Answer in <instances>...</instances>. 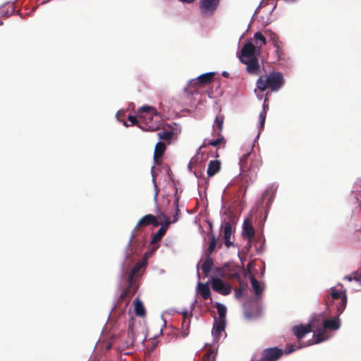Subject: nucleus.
<instances>
[{"instance_id": "1", "label": "nucleus", "mask_w": 361, "mask_h": 361, "mask_svg": "<svg viewBox=\"0 0 361 361\" xmlns=\"http://www.w3.org/2000/svg\"><path fill=\"white\" fill-rule=\"evenodd\" d=\"M285 84V79L283 74L279 71H271L267 75H261L256 81L257 90L260 92L269 90L270 92L279 91Z\"/></svg>"}, {"instance_id": "2", "label": "nucleus", "mask_w": 361, "mask_h": 361, "mask_svg": "<svg viewBox=\"0 0 361 361\" xmlns=\"http://www.w3.org/2000/svg\"><path fill=\"white\" fill-rule=\"evenodd\" d=\"M141 124L139 128L146 131H155L159 130L161 123L157 119L159 118L157 110L149 106L141 107L137 113Z\"/></svg>"}, {"instance_id": "3", "label": "nucleus", "mask_w": 361, "mask_h": 361, "mask_svg": "<svg viewBox=\"0 0 361 361\" xmlns=\"http://www.w3.org/2000/svg\"><path fill=\"white\" fill-rule=\"evenodd\" d=\"M250 157V153L243 154L240 159V166L241 170L242 179L246 183L249 180L252 183L257 177V171L254 167L247 165V161Z\"/></svg>"}, {"instance_id": "4", "label": "nucleus", "mask_w": 361, "mask_h": 361, "mask_svg": "<svg viewBox=\"0 0 361 361\" xmlns=\"http://www.w3.org/2000/svg\"><path fill=\"white\" fill-rule=\"evenodd\" d=\"M159 222L158 221L157 217L152 214H147L142 216L137 223L135 227L133 229V234L130 238V241L132 240V238L135 235H137L140 233H142V228L149 226L152 225L153 226H159Z\"/></svg>"}, {"instance_id": "5", "label": "nucleus", "mask_w": 361, "mask_h": 361, "mask_svg": "<svg viewBox=\"0 0 361 361\" xmlns=\"http://www.w3.org/2000/svg\"><path fill=\"white\" fill-rule=\"evenodd\" d=\"M137 288L138 286L135 282L128 281V287L121 292L118 299V303L122 304L125 302L126 306H127L132 297L136 293Z\"/></svg>"}, {"instance_id": "6", "label": "nucleus", "mask_w": 361, "mask_h": 361, "mask_svg": "<svg viewBox=\"0 0 361 361\" xmlns=\"http://www.w3.org/2000/svg\"><path fill=\"white\" fill-rule=\"evenodd\" d=\"M212 288L215 292L224 295H227L231 292V286L219 278H212Z\"/></svg>"}, {"instance_id": "7", "label": "nucleus", "mask_w": 361, "mask_h": 361, "mask_svg": "<svg viewBox=\"0 0 361 361\" xmlns=\"http://www.w3.org/2000/svg\"><path fill=\"white\" fill-rule=\"evenodd\" d=\"M283 355V350L279 348H266L262 352V357L260 361H276Z\"/></svg>"}, {"instance_id": "8", "label": "nucleus", "mask_w": 361, "mask_h": 361, "mask_svg": "<svg viewBox=\"0 0 361 361\" xmlns=\"http://www.w3.org/2000/svg\"><path fill=\"white\" fill-rule=\"evenodd\" d=\"M315 327L314 321L312 320L306 326L299 325L293 327V332L298 340L302 339L307 334L311 332L312 329Z\"/></svg>"}, {"instance_id": "9", "label": "nucleus", "mask_w": 361, "mask_h": 361, "mask_svg": "<svg viewBox=\"0 0 361 361\" xmlns=\"http://www.w3.org/2000/svg\"><path fill=\"white\" fill-rule=\"evenodd\" d=\"M241 63L247 65V71L250 74H255L259 69L258 59L252 57L250 59L240 58Z\"/></svg>"}, {"instance_id": "10", "label": "nucleus", "mask_w": 361, "mask_h": 361, "mask_svg": "<svg viewBox=\"0 0 361 361\" xmlns=\"http://www.w3.org/2000/svg\"><path fill=\"white\" fill-rule=\"evenodd\" d=\"M219 5V0H200V9L203 13H212Z\"/></svg>"}, {"instance_id": "11", "label": "nucleus", "mask_w": 361, "mask_h": 361, "mask_svg": "<svg viewBox=\"0 0 361 361\" xmlns=\"http://www.w3.org/2000/svg\"><path fill=\"white\" fill-rule=\"evenodd\" d=\"M256 52H258V48L251 42H247L243 45L241 49V56L240 58H252Z\"/></svg>"}, {"instance_id": "12", "label": "nucleus", "mask_w": 361, "mask_h": 361, "mask_svg": "<svg viewBox=\"0 0 361 361\" xmlns=\"http://www.w3.org/2000/svg\"><path fill=\"white\" fill-rule=\"evenodd\" d=\"M232 234V226L229 221L225 222L224 224V240L226 247H230L233 245V243L230 240Z\"/></svg>"}, {"instance_id": "13", "label": "nucleus", "mask_w": 361, "mask_h": 361, "mask_svg": "<svg viewBox=\"0 0 361 361\" xmlns=\"http://www.w3.org/2000/svg\"><path fill=\"white\" fill-rule=\"evenodd\" d=\"M166 150V145L162 142L157 143L154 152V160L157 164H160L159 159L164 155Z\"/></svg>"}, {"instance_id": "14", "label": "nucleus", "mask_w": 361, "mask_h": 361, "mask_svg": "<svg viewBox=\"0 0 361 361\" xmlns=\"http://www.w3.org/2000/svg\"><path fill=\"white\" fill-rule=\"evenodd\" d=\"M339 316L337 315L331 319H325L323 321V327L326 329L337 330L340 328L341 323Z\"/></svg>"}, {"instance_id": "15", "label": "nucleus", "mask_w": 361, "mask_h": 361, "mask_svg": "<svg viewBox=\"0 0 361 361\" xmlns=\"http://www.w3.org/2000/svg\"><path fill=\"white\" fill-rule=\"evenodd\" d=\"M243 234L251 242L255 235V229L248 219L245 220L243 226Z\"/></svg>"}, {"instance_id": "16", "label": "nucleus", "mask_w": 361, "mask_h": 361, "mask_svg": "<svg viewBox=\"0 0 361 361\" xmlns=\"http://www.w3.org/2000/svg\"><path fill=\"white\" fill-rule=\"evenodd\" d=\"M146 264L147 262L145 260L137 262L128 274L127 281L135 282L134 281L135 276L139 273L140 269L144 267Z\"/></svg>"}, {"instance_id": "17", "label": "nucleus", "mask_w": 361, "mask_h": 361, "mask_svg": "<svg viewBox=\"0 0 361 361\" xmlns=\"http://www.w3.org/2000/svg\"><path fill=\"white\" fill-rule=\"evenodd\" d=\"M221 161L219 160L210 161L207 168V175L209 177H212L216 175L221 170Z\"/></svg>"}, {"instance_id": "18", "label": "nucleus", "mask_w": 361, "mask_h": 361, "mask_svg": "<svg viewBox=\"0 0 361 361\" xmlns=\"http://www.w3.org/2000/svg\"><path fill=\"white\" fill-rule=\"evenodd\" d=\"M267 94H268V92L266 94V97H265V99L264 101L263 109L260 112L259 116V119H260V124H259V131H261L264 127V123H265L266 117H267V113L269 109V104L267 103V102H268Z\"/></svg>"}, {"instance_id": "19", "label": "nucleus", "mask_w": 361, "mask_h": 361, "mask_svg": "<svg viewBox=\"0 0 361 361\" xmlns=\"http://www.w3.org/2000/svg\"><path fill=\"white\" fill-rule=\"evenodd\" d=\"M214 75L215 73L213 72L202 74L197 78L195 84L197 83L200 85H209L213 81Z\"/></svg>"}, {"instance_id": "20", "label": "nucleus", "mask_w": 361, "mask_h": 361, "mask_svg": "<svg viewBox=\"0 0 361 361\" xmlns=\"http://www.w3.org/2000/svg\"><path fill=\"white\" fill-rule=\"evenodd\" d=\"M214 266L213 259L211 256H206L202 265V270L205 276H207L210 273Z\"/></svg>"}, {"instance_id": "21", "label": "nucleus", "mask_w": 361, "mask_h": 361, "mask_svg": "<svg viewBox=\"0 0 361 361\" xmlns=\"http://www.w3.org/2000/svg\"><path fill=\"white\" fill-rule=\"evenodd\" d=\"M133 304L135 315L137 317H144L146 314V311L143 302L138 298H136L133 302Z\"/></svg>"}, {"instance_id": "22", "label": "nucleus", "mask_w": 361, "mask_h": 361, "mask_svg": "<svg viewBox=\"0 0 361 361\" xmlns=\"http://www.w3.org/2000/svg\"><path fill=\"white\" fill-rule=\"evenodd\" d=\"M224 117L223 115H218L216 116L214 123L213 124V130L214 132H216L217 135H220L221 131L223 130Z\"/></svg>"}, {"instance_id": "23", "label": "nucleus", "mask_w": 361, "mask_h": 361, "mask_svg": "<svg viewBox=\"0 0 361 361\" xmlns=\"http://www.w3.org/2000/svg\"><path fill=\"white\" fill-rule=\"evenodd\" d=\"M254 39L255 40V46L258 48V53H259L262 46L267 44V37L260 32H257L254 35Z\"/></svg>"}, {"instance_id": "24", "label": "nucleus", "mask_w": 361, "mask_h": 361, "mask_svg": "<svg viewBox=\"0 0 361 361\" xmlns=\"http://www.w3.org/2000/svg\"><path fill=\"white\" fill-rule=\"evenodd\" d=\"M198 290L204 300L210 298L211 293L207 283H198Z\"/></svg>"}, {"instance_id": "25", "label": "nucleus", "mask_w": 361, "mask_h": 361, "mask_svg": "<svg viewBox=\"0 0 361 361\" xmlns=\"http://www.w3.org/2000/svg\"><path fill=\"white\" fill-rule=\"evenodd\" d=\"M226 321L218 320L216 322L212 329V334L214 337H217L223 331H224Z\"/></svg>"}, {"instance_id": "26", "label": "nucleus", "mask_w": 361, "mask_h": 361, "mask_svg": "<svg viewBox=\"0 0 361 361\" xmlns=\"http://www.w3.org/2000/svg\"><path fill=\"white\" fill-rule=\"evenodd\" d=\"M326 331V330L323 326L322 328H318L317 329V333L314 334L315 343H319L326 340V338L324 336Z\"/></svg>"}, {"instance_id": "27", "label": "nucleus", "mask_w": 361, "mask_h": 361, "mask_svg": "<svg viewBox=\"0 0 361 361\" xmlns=\"http://www.w3.org/2000/svg\"><path fill=\"white\" fill-rule=\"evenodd\" d=\"M326 331V330L323 326L322 328H318L317 329V333L314 334L315 343H319L326 340V338L324 336Z\"/></svg>"}, {"instance_id": "28", "label": "nucleus", "mask_w": 361, "mask_h": 361, "mask_svg": "<svg viewBox=\"0 0 361 361\" xmlns=\"http://www.w3.org/2000/svg\"><path fill=\"white\" fill-rule=\"evenodd\" d=\"M250 282L255 295L257 296H259L263 291V288L261 287L259 281L255 277L252 276L250 279Z\"/></svg>"}, {"instance_id": "29", "label": "nucleus", "mask_w": 361, "mask_h": 361, "mask_svg": "<svg viewBox=\"0 0 361 361\" xmlns=\"http://www.w3.org/2000/svg\"><path fill=\"white\" fill-rule=\"evenodd\" d=\"M217 243L216 238L214 235L212 234L209 238V247L206 252V256H211L215 248L216 247Z\"/></svg>"}, {"instance_id": "30", "label": "nucleus", "mask_w": 361, "mask_h": 361, "mask_svg": "<svg viewBox=\"0 0 361 361\" xmlns=\"http://www.w3.org/2000/svg\"><path fill=\"white\" fill-rule=\"evenodd\" d=\"M221 276H226L227 275H228V276L230 278H234V279H239L240 278V274H239V271H238V267H233V269H232V273L229 274H227L226 273V267H224V268H222L221 269Z\"/></svg>"}, {"instance_id": "31", "label": "nucleus", "mask_w": 361, "mask_h": 361, "mask_svg": "<svg viewBox=\"0 0 361 361\" xmlns=\"http://www.w3.org/2000/svg\"><path fill=\"white\" fill-rule=\"evenodd\" d=\"M165 228H160L158 231L152 237L151 243L154 244L159 242L166 233Z\"/></svg>"}, {"instance_id": "32", "label": "nucleus", "mask_w": 361, "mask_h": 361, "mask_svg": "<svg viewBox=\"0 0 361 361\" xmlns=\"http://www.w3.org/2000/svg\"><path fill=\"white\" fill-rule=\"evenodd\" d=\"M264 35H266L267 38L269 39V41L272 42L273 45L275 44H276L278 42H281L278 35L271 30H264Z\"/></svg>"}, {"instance_id": "33", "label": "nucleus", "mask_w": 361, "mask_h": 361, "mask_svg": "<svg viewBox=\"0 0 361 361\" xmlns=\"http://www.w3.org/2000/svg\"><path fill=\"white\" fill-rule=\"evenodd\" d=\"M346 305H347V295H346V293H344L341 298V301L337 305V313H338V316L343 313V312L344 311V310L346 307Z\"/></svg>"}, {"instance_id": "34", "label": "nucleus", "mask_w": 361, "mask_h": 361, "mask_svg": "<svg viewBox=\"0 0 361 361\" xmlns=\"http://www.w3.org/2000/svg\"><path fill=\"white\" fill-rule=\"evenodd\" d=\"M216 309L219 314V320L220 321H226V307L221 304H216Z\"/></svg>"}, {"instance_id": "35", "label": "nucleus", "mask_w": 361, "mask_h": 361, "mask_svg": "<svg viewBox=\"0 0 361 361\" xmlns=\"http://www.w3.org/2000/svg\"><path fill=\"white\" fill-rule=\"evenodd\" d=\"M173 135V132L170 130H161L157 133L159 138L163 140H171Z\"/></svg>"}, {"instance_id": "36", "label": "nucleus", "mask_w": 361, "mask_h": 361, "mask_svg": "<svg viewBox=\"0 0 361 361\" xmlns=\"http://www.w3.org/2000/svg\"><path fill=\"white\" fill-rule=\"evenodd\" d=\"M344 293H345V291L342 292L336 290L335 288H331L329 290V295L333 300H341V298Z\"/></svg>"}, {"instance_id": "37", "label": "nucleus", "mask_w": 361, "mask_h": 361, "mask_svg": "<svg viewBox=\"0 0 361 361\" xmlns=\"http://www.w3.org/2000/svg\"><path fill=\"white\" fill-rule=\"evenodd\" d=\"M202 361H215L214 350L211 348H208L207 352L204 354Z\"/></svg>"}, {"instance_id": "38", "label": "nucleus", "mask_w": 361, "mask_h": 361, "mask_svg": "<svg viewBox=\"0 0 361 361\" xmlns=\"http://www.w3.org/2000/svg\"><path fill=\"white\" fill-rule=\"evenodd\" d=\"M178 202H179V197H176L175 200H174V202H173V205L176 207V212L173 215V220H172L173 223H175V222H176L178 220L179 216H180V209L178 207Z\"/></svg>"}, {"instance_id": "39", "label": "nucleus", "mask_w": 361, "mask_h": 361, "mask_svg": "<svg viewBox=\"0 0 361 361\" xmlns=\"http://www.w3.org/2000/svg\"><path fill=\"white\" fill-rule=\"evenodd\" d=\"M217 136H218V138L216 140L210 141L208 143V145H212L213 147H216L219 144L225 142V139H224V136L221 135V133H220V135H217Z\"/></svg>"}, {"instance_id": "40", "label": "nucleus", "mask_w": 361, "mask_h": 361, "mask_svg": "<svg viewBox=\"0 0 361 361\" xmlns=\"http://www.w3.org/2000/svg\"><path fill=\"white\" fill-rule=\"evenodd\" d=\"M247 285H244L242 282H240V288L235 292V297L240 298L242 297L243 292L245 290Z\"/></svg>"}, {"instance_id": "41", "label": "nucleus", "mask_w": 361, "mask_h": 361, "mask_svg": "<svg viewBox=\"0 0 361 361\" xmlns=\"http://www.w3.org/2000/svg\"><path fill=\"white\" fill-rule=\"evenodd\" d=\"M345 279H348L350 281L352 280H355L356 281L361 282V274H357L356 272L353 273L351 275L345 276Z\"/></svg>"}, {"instance_id": "42", "label": "nucleus", "mask_w": 361, "mask_h": 361, "mask_svg": "<svg viewBox=\"0 0 361 361\" xmlns=\"http://www.w3.org/2000/svg\"><path fill=\"white\" fill-rule=\"evenodd\" d=\"M281 44H282L281 42H279L276 44H274V47L276 48L275 52H276L279 59H281V56L282 54V50H281Z\"/></svg>"}, {"instance_id": "43", "label": "nucleus", "mask_w": 361, "mask_h": 361, "mask_svg": "<svg viewBox=\"0 0 361 361\" xmlns=\"http://www.w3.org/2000/svg\"><path fill=\"white\" fill-rule=\"evenodd\" d=\"M128 121L130 122V125H137L138 127L140 125H142L140 120L137 121L136 117L134 116H129L128 118Z\"/></svg>"}, {"instance_id": "44", "label": "nucleus", "mask_w": 361, "mask_h": 361, "mask_svg": "<svg viewBox=\"0 0 361 361\" xmlns=\"http://www.w3.org/2000/svg\"><path fill=\"white\" fill-rule=\"evenodd\" d=\"M172 223H173L172 221H170L169 217L165 216V222L161 224V228H165V231H166L169 226Z\"/></svg>"}, {"instance_id": "45", "label": "nucleus", "mask_w": 361, "mask_h": 361, "mask_svg": "<svg viewBox=\"0 0 361 361\" xmlns=\"http://www.w3.org/2000/svg\"><path fill=\"white\" fill-rule=\"evenodd\" d=\"M296 350V348L294 345H290L286 351V353L289 354Z\"/></svg>"}, {"instance_id": "46", "label": "nucleus", "mask_w": 361, "mask_h": 361, "mask_svg": "<svg viewBox=\"0 0 361 361\" xmlns=\"http://www.w3.org/2000/svg\"><path fill=\"white\" fill-rule=\"evenodd\" d=\"M133 328L130 326L128 329V335H131L132 336H133Z\"/></svg>"}, {"instance_id": "47", "label": "nucleus", "mask_w": 361, "mask_h": 361, "mask_svg": "<svg viewBox=\"0 0 361 361\" xmlns=\"http://www.w3.org/2000/svg\"><path fill=\"white\" fill-rule=\"evenodd\" d=\"M179 1L183 3H187V4H190V3H192L195 1V0H179Z\"/></svg>"}, {"instance_id": "48", "label": "nucleus", "mask_w": 361, "mask_h": 361, "mask_svg": "<svg viewBox=\"0 0 361 361\" xmlns=\"http://www.w3.org/2000/svg\"><path fill=\"white\" fill-rule=\"evenodd\" d=\"M222 75H223V76H224V77H228V73H227V72H226V71H225V72H224V73H222Z\"/></svg>"}, {"instance_id": "49", "label": "nucleus", "mask_w": 361, "mask_h": 361, "mask_svg": "<svg viewBox=\"0 0 361 361\" xmlns=\"http://www.w3.org/2000/svg\"><path fill=\"white\" fill-rule=\"evenodd\" d=\"M325 301H326V305L327 306H329V298L326 299V300H325Z\"/></svg>"}, {"instance_id": "50", "label": "nucleus", "mask_w": 361, "mask_h": 361, "mask_svg": "<svg viewBox=\"0 0 361 361\" xmlns=\"http://www.w3.org/2000/svg\"><path fill=\"white\" fill-rule=\"evenodd\" d=\"M205 146H206V144H205V143H203V144L202 145V146H201V148H202V147H204Z\"/></svg>"}, {"instance_id": "51", "label": "nucleus", "mask_w": 361, "mask_h": 361, "mask_svg": "<svg viewBox=\"0 0 361 361\" xmlns=\"http://www.w3.org/2000/svg\"><path fill=\"white\" fill-rule=\"evenodd\" d=\"M186 317H187V315H186V314H185V315H184V321L185 320Z\"/></svg>"}, {"instance_id": "52", "label": "nucleus", "mask_w": 361, "mask_h": 361, "mask_svg": "<svg viewBox=\"0 0 361 361\" xmlns=\"http://www.w3.org/2000/svg\"><path fill=\"white\" fill-rule=\"evenodd\" d=\"M133 342H134V340H133V338H132L131 343H133Z\"/></svg>"}]
</instances>
